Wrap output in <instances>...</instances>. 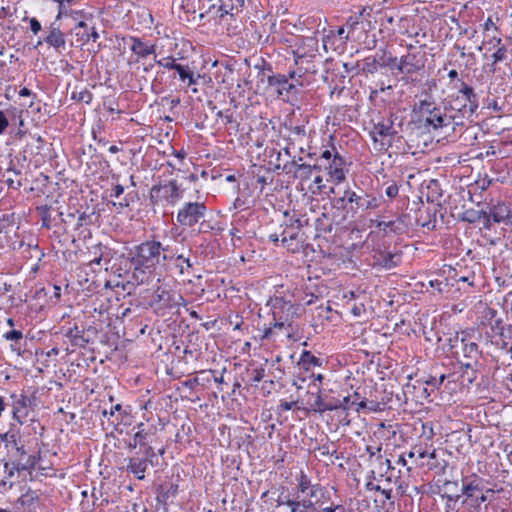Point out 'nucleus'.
<instances>
[{
	"label": "nucleus",
	"mask_w": 512,
	"mask_h": 512,
	"mask_svg": "<svg viewBox=\"0 0 512 512\" xmlns=\"http://www.w3.org/2000/svg\"><path fill=\"white\" fill-rule=\"evenodd\" d=\"M208 208L204 202H185L176 215L177 223L182 227H194L200 223V219L205 218Z\"/></svg>",
	"instance_id": "nucleus-12"
},
{
	"label": "nucleus",
	"mask_w": 512,
	"mask_h": 512,
	"mask_svg": "<svg viewBox=\"0 0 512 512\" xmlns=\"http://www.w3.org/2000/svg\"><path fill=\"white\" fill-rule=\"evenodd\" d=\"M155 64L162 66L168 70L175 71H177L179 66L181 65L179 63H176V60L173 56H167L159 60L155 59Z\"/></svg>",
	"instance_id": "nucleus-52"
},
{
	"label": "nucleus",
	"mask_w": 512,
	"mask_h": 512,
	"mask_svg": "<svg viewBox=\"0 0 512 512\" xmlns=\"http://www.w3.org/2000/svg\"><path fill=\"white\" fill-rule=\"evenodd\" d=\"M379 70H381L380 66L375 62V58H372L370 55L362 60L361 73L365 77L373 76Z\"/></svg>",
	"instance_id": "nucleus-42"
},
{
	"label": "nucleus",
	"mask_w": 512,
	"mask_h": 512,
	"mask_svg": "<svg viewBox=\"0 0 512 512\" xmlns=\"http://www.w3.org/2000/svg\"><path fill=\"white\" fill-rule=\"evenodd\" d=\"M373 260L376 265L390 270L401 264L402 252L397 248L393 250L378 248L374 250Z\"/></svg>",
	"instance_id": "nucleus-21"
},
{
	"label": "nucleus",
	"mask_w": 512,
	"mask_h": 512,
	"mask_svg": "<svg viewBox=\"0 0 512 512\" xmlns=\"http://www.w3.org/2000/svg\"><path fill=\"white\" fill-rule=\"evenodd\" d=\"M349 205V210L353 214L364 213L370 210H376L381 205V198L374 195H369L361 188L353 190L348 186L343 195L334 201L335 207L346 208Z\"/></svg>",
	"instance_id": "nucleus-6"
},
{
	"label": "nucleus",
	"mask_w": 512,
	"mask_h": 512,
	"mask_svg": "<svg viewBox=\"0 0 512 512\" xmlns=\"http://www.w3.org/2000/svg\"><path fill=\"white\" fill-rule=\"evenodd\" d=\"M298 305L285 300L282 297H276L272 302L273 322L269 327L263 330L262 339H268L273 333V329L283 331L287 337L295 331L294 319L298 315Z\"/></svg>",
	"instance_id": "nucleus-5"
},
{
	"label": "nucleus",
	"mask_w": 512,
	"mask_h": 512,
	"mask_svg": "<svg viewBox=\"0 0 512 512\" xmlns=\"http://www.w3.org/2000/svg\"><path fill=\"white\" fill-rule=\"evenodd\" d=\"M355 34L350 32L347 29L346 24L344 26L338 27L337 30H330L327 38L330 37H338L341 44H345L350 38H352Z\"/></svg>",
	"instance_id": "nucleus-46"
},
{
	"label": "nucleus",
	"mask_w": 512,
	"mask_h": 512,
	"mask_svg": "<svg viewBox=\"0 0 512 512\" xmlns=\"http://www.w3.org/2000/svg\"><path fill=\"white\" fill-rule=\"evenodd\" d=\"M434 435L435 433L433 429V424L431 422L422 423L420 437L425 439L424 443H428L429 441H431Z\"/></svg>",
	"instance_id": "nucleus-55"
},
{
	"label": "nucleus",
	"mask_w": 512,
	"mask_h": 512,
	"mask_svg": "<svg viewBox=\"0 0 512 512\" xmlns=\"http://www.w3.org/2000/svg\"><path fill=\"white\" fill-rule=\"evenodd\" d=\"M346 27L354 34L358 31L367 32L374 26L372 24V8L363 7L358 13L349 16L346 19Z\"/></svg>",
	"instance_id": "nucleus-19"
},
{
	"label": "nucleus",
	"mask_w": 512,
	"mask_h": 512,
	"mask_svg": "<svg viewBox=\"0 0 512 512\" xmlns=\"http://www.w3.org/2000/svg\"><path fill=\"white\" fill-rule=\"evenodd\" d=\"M491 318L484 324V337L486 341L500 349L508 346V334L501 318H495L496 310H490Z\"/></svg>",
	"instance_id": "nucleus-13"
},
{
	"label": "nucleus",
	"mask_w": 512,
	"mask_h": 512,
	"mask_svg": "<svg viewBox=\"0 0 512 512\" xmlns=\"http://www.w3.org/2000/svg\"><path fill=\"white\" fill-rule=\"evenodd\" d=\"M16 473H20L19 467H15L12 462L6 461L4 463V478L1 480L0 485L5 486L7 481L15 476Z\"/></svg>",
	"instance_id": "nucleus-51"
},
{
	"label": "nucleus",
	"mask_w": 512,
	"mask_h": 512,
	"mask_svg": "<svg viewBox=\"0 0 512 512\" xmlns=\"http://www.w3.org/2000/svg\"><path fill=\"white\" fill-rule=\"evenodd\" d=\"M298 364L305 370L309 371L313 367H320L322 361L308 350H303L298 361Z\"/></svg>",
	"instance_id": "nucleus-36"
},
{
	"label": "nucleus",
	"mask_w": 512,
	"mask_h": 512,
	"mask_svg": "<svg viewBox=\"0 0 512 512\" xmlns=\"http://www.w3.org/2000/svg\"><path fill=\"white\" fill-rule=\"evenodd\" d=\"M15 467H19V471H31L35 468V458L33 456L17 457L11 461Z\"/></svg>",
	"instance_id": "nucleus-43"
},
{
	"label": "nucleus",
	"mask_w": 512,
	"mask_h": 512,
	"mask_svg": "<svg viewBox=\"0 0 512 512\" xmlns=\"http://www.w3.org/2000/svg\"><path fill=\"white\" fill-rule=\"evenodd\" d=\"M414 110L418 114L419 121L428 131L442 129L450 125L455 126V116L445 109V102L441 107L431 96L419 100Z\"/></svg>",
	"instance_id": "nucleus-4"
},
{
	"label": "nucleus",
	"mask_w": 512,
	"mask_h": 512,
	"mask_svg": "<svg viewBox=\"0 0 512 512\" xmlns=\"http://www.w3.org/2000/svg\"><path fill=\"white\" fill-rule=\"evenodd\" d=\"M469 366L470 365H460V377L462 379V383L467 386L475 382V380L477 379V374L481 368V366H476L472 368H470Z\"/></svg>",
	"instance_id": "nucleus-38"
},
{
	"label": "nucleus",
	"mask_w": 512,
	"mask_h": 512,
	"mask_svg": "<svg viewBox=\"0 0 512 512\" xmlns=\"http://www.w3.org/2000/svg\"><path fill=\"white\" fill-rule=\"evenodd\" d=\"M233 3L232 0H222L218 7L219 17L223 18L226 15H232Z\"/></svg>",
	"instance_id": "nucleus-57"
},
{
	"label": "nucleus",
	"mask_w": 512,
	"mask_h": 512,
	"mask_svg": "<svg viewBox=\"0 0 512 512\" xmlns=\"http://www.w3.org/2000/svg\"><path fill=\"white\" fill-rule=\"evenodd\" d=\"M309 42L312 45L310 54L302 57V59L298 61L296 60V62H294L296 69L289 70V76L291 80H294L298 84H300V81H303L307 74H316L318 72V68L315 63L318 51V41L308 40V43Z\"/></svg>",
	"instance_id": "nucleus-14"
},
{
	"label": "nucleus",
	"mask_w": 512,
	"mask_h": 512,
	"mask_svg": "<svg viewBox=\"0 0 512 512\" xmlns=\"http://www.w3.org/2000/svg\"><path fill=\"white\" fill-rule=\"evenodd\" d=\"M267 84L276 90L278 96H289L297 92L298 86H303V81H300V84H298L291 80L289 72L287 74L274 73L267 75Z\"/></svg>",
	"instance_id": "nucleus-17"
},
{
	"label": "nucleus",
	"mask_w": 512,
	"mask_h": 512,
	"mask_svg": "<svg viewBox=\"0 0 512 512\" xmlns=\"http://www.w3.org/2000/svg\"><path fill=\"white\" fill-rule=\"evenodd\" d=\"M172 257L170 245L155 238L147 239L135 245L128 257L121 255L116 259L119 268L114 265L111 271L119 277H128V283L133 285L149 284Z\"/></svg>",
	"instance_id": "nucleus-1"
},
{
	"label": "nucleus",
	"mask_w": 512,
	"mask_h": 512,
	"mask_svg": "<svg viewBox=\"0 0 512 512\" xmlns=\"http://www.w3.org/2000/svg\"><path fill=\"white\" fill-rule=\"evenodd\" d=\"M393 122L390 120L375 123L370 135L375 143L380 144V149L387 150L392 144V138L396 135Z\"/></svg>",
	"instance_id": "nucleus-18"
},
{
	"label": "nucleus",
	"mask_w": 512,
	"mask_h": 512,
	"mask_svg": "<svg viewBox=\"0 0 512 512\" xmlns=\"http://www.w3.org/2000/svg\"><path fill=\"white\" fill-rule=\"evenodd\" d=\"M315 396L314 402L311 404V410L318 413H324L326 412L325 406L327 405V401H325L321 394L318 392L316 394H313Z\"/></svg>",
	"instance_id": "nucleus-56"
},
{
	"label": "nucleus",
	"mask_w": 512,
	"mask_h": 512,
	"mask_svg": "<svg viewBox=\"0 0 512 512\" xmlns=\"http://www.w3.org/2000/svg\"><path fill=\"white\" fill-rule=\"evenodd\" d=\"M407 53L396 59L394 76H401L399 81L404 84L413 83L417 80L416 76L425 71L427 62L426 45L416 47L413 44H407Z\"/></svg>",
	"instance_id": "nucleus-3"
},
{
	"label": "nucleus",
	"mask_w": 512,
	"mask_h": 512,
	"mask_svg": "<svg viewBox=\"0 0 512 512\" xmlns=\"http://www.w3.org/2000/svg\"><path fill=\"white\" fill-rule=\"evenodd\" d=\"M450 343L451 348H455L454 356L459 365H470V368L482 366L480 363L482 352L478 344L467 338L464 331L457 333L454 339H450Z\"/></svg>",
	"instance_id": "nucleus-7"
},
{
	"label": "nucleus",
	"mask_w": 512,
	"mask_h": 512,
	"mask_svg": "<svg viewBox=\"0 0 512 512\" xmlns=\"http://www.w3.org/2000/svg\"><path fill=\"white\" fill-rule=\"evenodd\" d=\"M445 451L433 448L432 444H427V456L418 463V466L434 471L439 475H443L448 467V461L445 459Z\"/></svg>",
	"instance_id": "nucleus-16"
},
{
	"label": "nucleus",
	"mask_w": 512,
	"mask_h": 512,
	"mask_svg": "<svg viewBox=\"0 0 512 512\" xmlns=\"http://www.w3.org/2000/svg\"><path fill=\"white\" fill-rule=\"evenodd\" d=\"M302 227L303 223L299 218L285 213V221L280 226L281 244L293 253L300 251L303 247Z\"/></svg>",
	"instance_id": "nucleus-8"
},
{
	"label": "nucleus",
	"mask_w": 512,
	"mask_h": 512,
	"mask_svg": "<svg viewBox=\"0 0 512 512\" xmlns=\"http://www.w3.org/2000/svg\"><path fill=\"white\" fill-rule=\"evenodd\" d=\"M88 24L84 21H80L77 25L72 29V34L76 37V42L82 46L89 42L88 35Z\"/></svg>",
	"instance_id": "nucleus-39"
},
{
	"label": "nucleus",
	"mask_w": 512,
	"mask_h": 512,
	"mask_svg": "<svg viewBox=\"0 0 512 512\" xmlns=\"http://www.w3.org/2000/svg\"><path fill=\"white\" fill-rule=\"evenodd\" d=\"M299 299L304 303V305L309 306L319 299V295L313 292L303 291V295Z\"/></svg>",
	"instance_id": "nucleus-60"
},
{
	"label": "nucleus",
	"mask_w": 512,
	"mask_h": 512,
	"mask_svg": "<svg viewBox=\"0 0 512 512\" xmlns=\"http://www.w3.org/2000/svg\"><path fill=\"white\" fill-rule=\"evenodd\" d=\"M181 301H185L181 294L164 286H158L154 291L150 306L156 313L164 315L167 311L177 308Z\"/></svg>",
	"instance_id": "nucleus-10"
},
{
	"label": "nucleus",
	"mask_w": 512,
	"mask_h": 512,
	"mask_svg": "<svg viewBox=\"0 0 512 512\" xmlns=\"http://www.w3.org/2000/svg\"><path fill=\"white\" fill-rule=\"evenodd\" d=\"M21 434L20 428L11 423L8 431L5 433H0V440L5 444V447L8 449V452H12V448L17 446V443L20 442Z\"/></svg>",
	"instance_id": "nucleus-32"
},
{
	"label": "nucleus",
	"mask_w": 512,
	"mask_h": 512,
	"mask_svg": "<svg viewBox=\"0 0 512 512\" xmlns=\"http://www.w3.org/2000/svg\"><path fill=\"white\" fill-rule=\"evenodd\" d=\"M328 495V490L325 487H322L319 484L313 485L310 489V497L312 498H325Z\"/></svg>",
	"instance_id": "nucleus-59"
},
{
	"label": "nucleus",
	"mask_w": 512,
	"mask_h": 512,
	"mask_svg": "<svg viewBox=\"0 0 512 512\" xmlns=\"http://www.w3.org/2000/svg\"><path fill=\"white\" fill-rule=\"evenodd\" d=\"M197 225H199V227H198L199 234L209 233L210 231H212L214 229V226L211 224V222L205 220V218L200 219V223H197Z\"/></svg>",
	"instance_id": "nucleus-62"
},
{
	"label": "nucleus",
	"mask_w": 512,
	"mask_h": 512,
	"mask_svg": "<svg viewBox=\"0 0 512 512\" xmlns=\"http://www.w3.org/2000/svg\"><path fill=\"white\" fill-rule=\"evenodd\" d=\"M427 444L428 443H418L411 447L410 451L406 453L407 457L410 459H415L416 464L424 460L427 456Z\"/></svg>",
	"instance_id": "nucleus-41"
},
{
	"label": "nucleus",
	"mask_w": 512,
	"mask_h": 512,
	"mask_svg": "<svg viewBox=\"0 0 512 512\" xmlns=\"http://www.w3.org/2000/svg\"><path fill=\"white\" fill-rule=\"evenodd\" d=\"M322 162H325V171L329 178L339 184L346 179L345 159L337 152L335 146L322 151Z\"/></svg>",
	"instance_id": "nucleus-11"
},
{
	"label": "nucleus",
	"mask_w": 512,
	"mask_h": 512,
	"mask_svg": "<svg viewBox=\"0 0 512 512\" xmlns=\"http://www.w3.org/2000/svg\"><path fill=\"white\" fill-rule=\"evenodd\" d=\"M184 191L181 189L177 180L172 179L165 184L153 185L150 190V201L153 204L165 202L174 206L183 198Z\"/></svg>",
	"instance_id": "nucleus-9"
},
{
	"label": "nucleus",
	"mask_w": 512,
	"mask_h": 512,
	"mask_svg": "<svg viewBox=\"0 0 512 512\" xmlns=\"http://www.w3.org/2000/svg\"><path fill=\"white\" fill-rule=\"evenodd\" d=\"M171 252L173 255L171 262H174L176 267L179 268L180 274H184L185 271L189 272V269L193 268L189 254L187 256L184 253L178 254L177 249L173 247H171Z\"/></svg>",
	"instance_id": "nucleus-35"
},
{
	"label": "nucleus",
	"mask_w": 512,
	"mask_h": 512,
	"mask_svg": "<svg viewBox=\"0 0 512 512\" xmlns=\"http://www.w3.org/2000/svg\"><path fill=\"white\" fill-rule=\"evenodd\" d=\"M489 214V217L492 218L494 223H504L505 221V214L509 212V207L506 206L504 203L493 205L489 208L487 211Z\"/></svg>",
	"instance_id": "nucleus-40"
},
{
	"label": "nucleus",
	"mask_w": 512,
	"mask_h": 512,
	"mask_svg": "<svg viewBox=\"0 0 512 512\" xmlns=\"http://www.w3.org/2000/svg\"><path fill=\"white\" fill-rule=\"evenodd\" d=\"M16 117L15 109L0 110V135L4 133L11 119Z\"/></svg>",
	"instance_id": "nucleus-48"
},
{
	"label": "nucleus",
	"mask_w": 512,
	"mask_h": 512,
	"mask_svg": "<svg viewBox=\"0 0 512 512\" xmlns=\"http://www.w3.org/2000/svg\"><path fill=\"white\" fill-rule=\"evenodd\" d=\"M160 497L166 501L171 497H175L178 493V484L169 483L160 486Z\"/></svg>",
	"instance_id": "nucleus-49"
},
{
	"label": "nucleus",
	"mask_w": 512,
	"mask_h": 512,
	"mask_svg": "<svg viewBox=\"0 0 512 512\" xmlns=\"http://www.w3.org/2000/svg\"><path fill=\"white\" fill-rule=\"evenodd\" d=\"M64 335L75 347L84 348L89 343V340L85 337L84 329H80L77 325L67 328Z\"/></svg>",
	"instance_id": "nucleus-33"
},
{
	"label": "nucleus",
	"mask_w": 512,
	"mask_h": 512,
	"mask_svg": "<svg viewBox=\"0 0 512 512\" xmlns=\"http://www.w3.org/2000/svg\"><path fill=\"white\" fill-rule=\"evenodd\" d=\"M291 167H295L294 176L301 181L309 180L312 177L310 164L299 163L295 158L283 165L282 170L286 172L291 171Z\"/></svg>",
	"instance_id": "nucleus-29"
},
{
	"label": "nucleus",
	"mask_w": 512,
	"mask_h": 512,
	"mask_svg": "<svg viewBox=\"0 0 512 512\" xmlns=\"http://www.w3.org/2000/svg\"><path fill=\"white\" fill-rule=\"evenodd\" d=\"M254 68L258 70V76L261 77L262 81L264 78L267 79L268 74H274L271 63L267 62L264 58H259L254 64Z\"/></svg>",
	"instance_id": "nucleus-44"
},
{
	"label": "nucleus",
	"mask_w": 512,
	"mask_h": 512,
	"mask_svg": "<svg viewBox=\"0 0 512 512\" xmlns=\"http://www.w3.org/2000/svg\"><path fill=\"white\" fill-rule=\"evenodd\" d=\"M484 216V210L467 209L462 213V220L468 223H477Z\"/></svg>",
	"instance_id": "nucleus-47"
},
{
	"label": "nucleus",
	"mask_w": 512,
	"mask_h": 512,
	"mask_svg": "<svg viewBox=\"0 0 512 512\" xmlns=\"http://www.w3.org/2000/svg\"><path fill=\"white\" fill-rule=\"evenodd\" d=\"M285 503L291 508V512H309L305 506L299 504L298 500L287 499Z\"/></svg>",
	"instance_id": "nucleus-63"
},
{
	"label": "nucleus",
	"mask_w": 512,
	"mask_h": 512,
	"mask_svg": "<svg viewBox=\"0 0 512 512\" xmlns=\"http://www.w3.org/2000/svg\"><path fill=\"white\" fill-rule=\"evenodd\" d=\"M3 338L11 341L10 349L18 356H22L25 352L26 341H23V333L19 330H10L3 334Z\"/></svg>",
	"instance_id": "nucleus-30"
},
{
	"label": "nucleus",
	"mask_w": 512,
	"mask_h": 512,
	"mask_svg": "<svg viewBox=\"0 0 512 512\" xmlns=\"http://www.w3.org/2000/svg\"><path fill=\"white\" fill-rule=\"evenodd\" d=\"M453 88L457 90L448 96L445 102V109L452 116H455V126H463L464 119L472 117L479 107V97L473 87L468 85L462 79H458L453 84Z\"/></svg>",
	"instance_id": "nucleus-2"
},
{
	"label": "nucleus",
	"mask_w": 512,
	"mask_h": 512,
	"mask_svg": "<svg viewBox=\"0 0 512 512\" xmlns=\"http://www.w3.org/2000/svg\"><path fill=\"white\" fill-rule=\"evenodd\" d=\"M312 484L310 478L301 471L299 479H298V488L302 493H305L308 489L312 488Z\"/></svg>",
	"instance_id": "nucleus-58"
},
{
	"label": "nucleus",
	"mask_w": 512,
	"mask_h": 512,
	"mask_svg": "<svg viewBox=\"0 0 512 512\" xmlns=\"http://www.w3.org/2000/svg\"><path fill=\"white\" fill-rule=\"evenodd\" d=\"M42 221V227L46 229L51 228V207L45 205L37 208Z\"/></svg>",
	"instance_id": "nucleus-53"
},
{
	"label": "nucleus",
	"mask_w": 512,
	"mask_h": 512,
	"mask_svg": "<svg viewBox=\"0 0 512 512\" xmlns=\"http://www.w3.org/2000/svg\"><path fill=\"white\" fill-rule=\"evenodd\" d=\"M142 457L133 456L128 458L126 471L133 474L138 480L145 479V473L149 464H153V458L156 456L153 447H146L142 452Z\"/></svg>",
	"instance_id": "nucleus-15"
},
{
	"label": "nucleus",
	"mask_w": 512,
	"mask_h": 512,
	"mask_svg": "<svg viewBox=\"0 0 512 512\" xmlns=\"http://www.w3.org/2000/svg\"><path fill=\"white\" fill-rule=\"evenodd\" d=\"M71 98L78 102H84L86 104H90L93 99V94L87 88L82 89L81 91H73Z\"/></svg>",
	"instance_id": "nucleus-50"
},
{
	"label": "nucleus",
	"mask_w": 512,
	"mask_h": 512,
	"mask_svg": "<svg viewBox=\"0 0 512 512\" xmlns=\"http://www.w3.org/2000/svg\"><path fill=\"white\" fill-rule=\"evenodd\" d=\"M41 493L30 487L24 486L21 495L17 498L14 506L18 512H32L40 505Z\"/></svg>",
	"instance_id": "nucleus-22"
},
{
	"label": "nucleus",
	"mask_w": 512,
	"mask_h": 512,
	"mask_svg": "<svg viewBox=\"0 0 512 512\" xmlns=\"http://www.w3.org/2000/svg\"><path fill=\"white\" fill-rule=\"evenodd\" d=\"M406 215H401L397 217L395 220L391 221H378L376 227L380 230H383L385 233L391 232L394 234H401L404 232L405 223L404 219Z\"/></svg>",
	"instance_id": "nucleus-34"
},
{
	"label": "nucleus",
	"mask_w": 512,
	"mask_h": 512,
	"mask_svg": "<svg viewBox=\"0 0 512 512\" xmlns=\"http://www.w3.org/2000/svg\"><path fill=\"white\" fill-rule=\"evenodd\" d=\"M335 221L334 217L328 212H323L315 220L316 237L327 238L333 231Z\"/></svg>",
	"instance_id": "nucleus-27"
},
{
	"label": "nucleus",
	"mask_w": 512,
	"mask_h": 512,
	"mask_svg": "<svg viewBox=\"0 0 512 512\" xmlns=\"http://www.w3.org/2000/svg\"><path fill=\"white\" fill-rule=\"evenodd\" d=\"M265 377V369L263 367L255 368L251 373V381L258 383Z\"/></svg>",
	"instance_id": "nucleus-64"
},
{
	"label": "nucleus",
	"mask_w": 512,
	"mask_h": 512,
	"mask_svg": "<svg viewBox=\"0 0 512 512\" xmlns=\"http://www.w3.org/2000/svg\"><path fill=\"white\" fill-rule=\"evenodd\" d=\"M176 72L183 83L187 82V86L196 85L200 78V75L195 74L188 65H180Z\"/></svg>",
	"instance_id": "nucleus-37"
},
{
	"label": "nucleus",
	"mask_w": 512,
	"mask_h": 512,
	"mask_svg": "<svg viewBox=\"0 0 512 512\" xmlns=\"http://www.w3.org/2000/svg\"><path fill=\"white\" fill-rule=\"evenodd\" d=\"M485 480L479 475L473 473L462 478V495L468 499H474L479 492L484 491Z\"/></svg>",
	"instance_id": "nucleus-25"
},
{
	"label": "nucleus",
	"mask_w": 512,
	"mask_h": 512,
	"mask_svg": "<svg viewBox=\"0 0 512 512\" xmlns=\"http://www.w3.org/2000/svg\"><path fill=\"white\" fill-rule=\"evenodd\" d=\"M11 398L13 399L12 402V418L15 420L19 425H23L24 419L29 414V409L32 407L34 403V398H30L26 395H11Z\"/></svg>",
	"instance_id": "nucleus-23"
},
{
	"label": "nucleus",
	"mask_w": 512,
	"mask_h": 512,
	"mask_svg": "<svg viewBox=\"0 0 512 512\" xmlns=\"http://www.w3.org/2000/svg\"><path fill=\"white\" fill-rule=\"evenodd\" d=\"M46 43L49 47H53L57 52L61 53L66 49V38L65 34L60 30L59 27L52 23L48 27V34L44 39H40L37 42V46Z\"/></svg>",
	"instance_id": "nucleus-24"
},
{
	"label": "nucleus",
	"mask_w": 512,
	"mask_h": 512,
	"mask_svg": "<svg viewBox=\"0 0 512 512\" xmlns=\"http://www.w3.org/2000/svg\"><path fill=\"white\" fill-rule=\"evenodd\" d=\"M308 40H316L313 37H296L294 39V44L290 45L291 48V54L293 55V60L296 62V60L302 59V57H305L310 54V50L312 49V45Z\"/></svg>",
	"instance_id": "nucleus-28"
},
{
	"label": "nucleus",
	"mask_w": 512,
	"mask_h": 512,
	"mask_svg": "<svg viewBox=\"0 0 512 512\" xmlns=\"http://www.w3.org/2000/svg\"><path fill=\"white\" fill-rule=\"evenodd\" d=\"M384 185L386 186L385 195L389 199H395L399 194L400 185L395 181H386Z\"/></svg>",
	"instance_id": "nucleus-54"
},
{
	"label": "nucleus",
	"mask_w": 512,
	"mask_h": 512,
	"mask_svg": "<svg viewBox=\"0 0 512 512\" xmlns=\"http://www.w3.org/2000/svg\"><path fill=\"white\" fill-rule=\"evenodd\" d=\"M479 493H480V495L477 494L476 497H474V499H473L476 506H480L481 503L486 502L488 500V495L494 494V490L484 488V491L479 492Z\"/></svg>",
	"instance_id": "nucleus-61"
},
{
	"label": "nucleus",
	"mask_w": 512,
	"mask_h": 512,
	"mask_svg": "<svg viewBox=\"0 0 512 512\" xmlns=\"http://www.w3.org/2000/svg\"><path fill=\"white\" fill-rule=\"evenodd\" d=\"M122 41L137 56V61L156 52V45L154 43L137 36L127 35L122 38Z\"/></svg>",
	"instance_id": "nucleus-20"
},
{
	"label": "nucleus",
	"mask_w": 512,
	"mask_h": 512,
	"mask_svg": "<svg viewBox=\"0 0 512 512\" xmlns=\"http://www.w3.org/2000/svg\"><path fill=\"white\" fill-rule=\"evenodd\" d=\"M375 58V62L380 66L381 69H388L394 76L396 59L397 56L393 55L386 46L380 47L374 55H370Z\"/></svg>",
	"instance_id": "nucleus-26"
},
{
	"label": "nucleus",
	"mask_w": 512,
	"mask_h": 512,
	"mask_svg": "<svg viewBox=\"0 0 512 512\" xmlns=\"http://www.w3.org/2000/svg\"><path fill=\"white\" fill-rule=\"evenodd\" d=\"M137 428H138V431L134 434L133 438L136 441V443L139 444V447L141 448V451L143 452V450L146 447H151L150 445H148V441H147L149 433L145 430L144 423H140L137 426Z\"/></svg>",
	"instance_id": "nucleus-45"
},
{
	"label": "nucleus",
	"mask_w": 512,
	"mask_h": 512,
	"mask_svg": "<svg viewBox=\"0 0 512 512\" xmlns=\"http://www.w3.org/2000/svg\"><path fill=\"white\" fill-rule=\"evenodd\" d=\"M96 249L99 251V255L90 260V264L100 265L101 262H104L106 270L111 269V267L114 265L116 268H119V263L115 262L111 264V260L113 258V250L111 248L99 244L96 246Z\"/></svg>",
	"instance_id": "nucleus-31"
}]
</instances>
